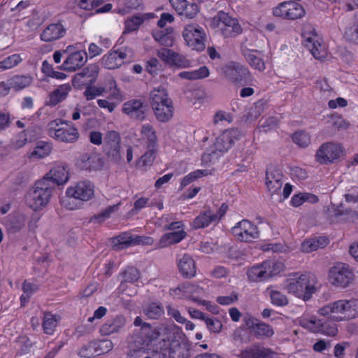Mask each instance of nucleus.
<instances>
[{
	"label": "nucleus",
	"instance_id": "1",
	"mask_svg": "<svg viewBox=\"0 0 358 358\" xmlns=\"http://www.w3.org/2000/svg\"><path fill=\"white\" fill-rule=\"evenodd\" d=\"M315 284V277L310 273H292L286 281L285 288L289 293L308 301L316 291Z\"/></svg>",
	"mask_w": 358,
	"mask_h": 358
},
{
	"label": "nucleus",
	"instance_id": "2",
	"mask_svg": "<svg viewBox=\"0 0 358 358\" xmlns=\"http://www.w3.org/2000/svg\"><path fill=\"white\" fill-rule=\"evenodd\" d=\"M150 103L159 122H168L172 119L174 113L173 103L164 87L154 88L150 92Z\"/></svg>",
	"mask_w": 358,
	"mask_h": 358
},
{
	"label": "nucleus",
	"instance_id": "3",
	"mask_svg": "<svg viewBox=\"0 0 358 358\" xmlns=\"http://www.w3.org/2000/svg\"><path fill=\"white\" fill-rule=\"evenodd\" d=\"M53 188L47 178L38 180L25 196L27 206L34 211L41 210L50 202Z\"/></svg>",
	"mask_w": 358,
	"mask_h": 358
},
{
	"label": "nucleus",
	"instance_id": "4",
	"mask_svg": "<svg viewBox=\"0 0 358 358\" xmlns=\"http://www.w3.org/2000/svg\"><path fill=\"white\" fill-rule=\"evenodd\" d=\"M93 196L94 185L90 181H80L74 187H69V210L80 208Z\"/></svg>",
	"mask_w": 358,
	"mask_h": 358
},
{
	"label": "nucleus",
	"instance_id": "5",
	"mask_svg": "<svg viewBox=\"0 0 358 358\" xmlns=\"http://www.w3.org/2000/svg\"><path fill=\"white\" fill-rule=\"evenodd\" d=\"M355 275L349 265L337 262L329 268V281L336 287L346 288L352 284Z\"/></svg>",
	"mask_w": 358,
	"mask_h": 358
},
{
	"label": "nucleus",
	"instance_id": "6",
	"mask_svg": "<svg viewBox=\"0 0 358 358\" xmlns=\"http://www.w3.org/2000/svg\"><path fill=\"white\" fill-rule=\"evenodd\" d=\"M163 348L169 350V358H189L190 356L188 344L181 336L175 333H169L163 338Z\"/></svg>",
	"mask_w": 358,
	"mask_h": 358
},
{
	"label": "nucleus",
	"instance_id": "7",
	"mask_svg": "<svg viewBox=\"0 0 358 358\" xmlns=\"http://www.w3.org/2000/svg\"><path fill=\"white\" fill-rule=\"evenodd\" d=\"M225 77L231 82L241 85H246L252 81L249 69L236 62H229L223 69Z\"/></svg>",
	"mask_w": 358,
	"mask_h": 358
},
{
	"label": "nucleus",
	"instance_id": "8",
	"mask_svg": "<svg viewBox=\"0 0 358 358\" xmlns=\"http://www.w3.org/2000/svg\"><path fill=\"white\" fill-rule=\"evenodd\" d=\"M149 111V106L144 96L131 99L125 101L122 112L133 120L143 121Z\"/></svg>",
	"mask_w": 358,
	"mask_h": 358
},
{
	"label": "nucleus",
	"instance_id": "9",
	"mask_svg": "<svg viewBox=\"0 0 358 358\" xmlns=\"http://www.w3.org/2000/svg\"><path fill=\"white\" fill-rule=\"evenodd\" d=\"M305 14L303 6L293 1L282 2L273 9V15L283 20H295L303 17Z\"/></svg>",
	"mask_w": 358,
	"mask_h": 358
},
{
	"label": "nucleus",
	"instance_id": "10",
	"mask_svg": "<svg viewBox=\"0 0 358 358\" xmlns=\"http://www.w3.org/2000/svg\"><path fill=\"white\" fill-rule=\"evenodd\" d=\"M231 231L235 238L241 242L250 243L259 237L258 227L246 219L236 223Z\"/></svg>",
	"mask_w": 358,
	"mask_h": 358
},
{
	"label": "nucleus",
	"instance_id": "11",
	"mask_svg": "<svg viewBox=\"0 0 358 358\" xmlns=\"http://www.w3.org/2000/svg\"><path fill=\"white\" fill-rule=\"evenodd\" d=\"M213 20L216 22L217 27L220 29L225 38L235 37L242 32L241 26L237 19L231 17L225 12H219Z\"/></svg>",
	"mask_w": 358,
	"mask_h": 358
},
{
	"label": "nucleus",
	"instance_id": "12",
	"mask_svg": "<svg viewBox=\"0 0 358 358\" xmlns=\"http://www.w3.org/2000/svg\"><path fill=\"white\" fill-rule=\"evenodd\" d=\"M336 322L331 319H303L301 321V325L309 329L313 333H321L327 336H334L338 333Z\"/></svg>",
	"mask_w": 358,
	"mask_h": 358
},
{
	"label": "nucleus",
	"instance_id": "13",
	"mask_svg": "<svg viewBox=\"0 0 358 358\" xmlns=\"http://www.w3.org/2000/svg\"><path fill=\"white\" fill-rule=\"evenodd\" d=\"M99 66L96 64H91L77 73L71 79L72 86L75 89H83L93 85L97 79Z\"/></svg>",
	"mask_w": 358,
	"mask_h": 358
},
{
	"label": "nucleus",
	"instance_id": "14",
	"mask_svg": "<svg viewBox=\"0 0 358 358\" xmlns=\"http://www.w3.org/2000/svg\"><path fill=\"white\" fill-rule=\"evenodd\" d=\"M133 55V51L129 48H122L112 50L104 55L101 59L102 64L108 69H115L122 64L129 62Z\"/></svg>",
	"mask_w": 358,
	"mask_h": 358
},
{
	"label": "nucleus",
	"instance_id": "15",
	"mask_svg": "<svg viewBox=\"0 0 358 358\" xmlns=\"http://www.w3.org/2000/svg\"><path fill=\"white\" fill-rule=\"evenodd\" d=\"M182 36L187 45L194 50H203L205 48V34L201 27L197 24L187 25L182 32Z\"/></svg>",
	"mask_w": 358,
	"mask_h": 358
},
{
	"label": "nucleus",
	"instance_id": "16",
	"mask_svg": "<svg viewBox=\"0 0 358 358\" xmlns=\"http://www.w3.org/2000/svg\"><path fill=\"white\" fill-rule=\"evenodd\" d=\"M347 300H338L329 303L318 310V313L334 322H341L347 320L343 318L346 315Z\"/></svg>",
	"mask_w": 358,
	"mask_h": 358
},
{
	"label": "nucleus",
	"instance_id": "17",
	"mask_svg": "<svg viewBox=\"0 0 358 358\" xmlns=\"http://www.w3.org/2000/svg\"><path fill=\"white\" fill-rule=\"evenodd\" d=\"M244 324L250 334L258 339L270 338L274 334L273 328L269 324L252 316L245 317Z\"/></svg>",
	"mask_w": 358,
	"mask_h": 358
},
{
	"label": "nucleus",
	"instance_id": "18",
	"mask_svg": "<svg viewBox=\"0 0 358 358\" xmlns=\"http://www.w3.org/2000/svg\"><path fill=\"white\" fill-rule=\"evenodd\" d=\"M104 152L108 157L113 162H117L122 157L120 151L121 138L118 132L109 131L105 138Z\"/></svg>",
	"mask_w": 358,
	"mask_h": 358
},
{
	"label": "nucleus",
	"instance_id": "19",
	"mask_svg": "<svg viewBox=\"0 0 358 358\" xmlns=\"http://www.w3.org/2000/svg\"><path fill=\"white\" fill-rule=\"evenodd\" d=\"M302 37L305 47L315 59H322L326 57L327 52L324 47L319 42L318 36L313 29L310 31H303Z\"/></svg>",
	"mask_w": 358,
	"mask_h": 358
},
{
	"label": "nucleus",
	"instance_id": "20",
	"mask_svg": "<svg viewBox=\"0 0 358 358\" xmlns=\"http://www.w3.org/2000/svg\"><path fill=\"white\" fill-rule=\"evenodd\" d=\"M341 153V147L331 142L321 145L315 154V160L322 164L333 162Z\"/></svg>",
	"mask_w": 358,
	"mask_h": 358
},
{
	"label": "nucleus",
	"instance_id": "21",
	"mask_svg": "<svg viewBox=\"0 0 358 358\" xmlns=\"http://www.w3.org/2000/svg\"><path fill=\"white\" fill-rule=\"evenodd\" d=\"M283 173L280 169L270 166L266 169L265 184L271 194L278 193L283 184Z\"/></svg>",
	"mask_w": 358,
	"mask_h": 358
},
{
	"label": "nucleus",
	"instance_id": "22",
	"mask_svg": "<svg viewBox=\"0 0 358 358\" xmlns=\"http://www.w3.org/2000/svg\"><path fill=\"white\" fill-rule=\"evenodd\" d=\"M159 331L148 323H144L139 331L133 336V342L135 344H141L150 347V343L158 338Z\"/></svg>",
	"mask_w": 358,
	"mask_h": 358
},
{
	"label": "nucleus",
	"instance_id": "23",
	"mask_svg": "<svg viewBox=\"0 0 358 358\" xmlns=\"http://www.w3.org/2000/svg\"><path fill=\"white\" fill-rule=\"evenodd\" d=\"M171 6L181 16L186 18H194L199 12V7L196 3L188 0H169Z\"/></svg>",
	"mask_w": 358,
	"mask_h": 358
},
{
	"label": "nucleus",
	"instance_id": "24",
	"mask_svg": "<svg viewBox=\"0 0 358 358\" xmlns=\"http://www.w3.org/2000/svg\"><path fill=\"white\" fill-rule=\"evenodd\" d=\"M157 56L163 62L169 65H174L180 68H186L189 66V62L188 60L170 49H161L157 52Z\"/></svg>",
	"mask_w": 358,
	"mask_h": 358
},
{
	"label": "nucleus",
	"instance_id": "25",
	"mask_svg": "<svg viewBox=\"0 0 358 358\" xmlns=\"http://www.w3.org/2000/svg\"><path fill=\"white\" fill-rule=\"evenodd\" d=\"M48 135L58 141H67V121L62 119H55L48 124Z\"/></svg>",
	"mask_w": 358,
	"mask_h": 358
},
{
	"label": "nucleus",
	"instance_id": "26",
	"mask_svg": "<svg viewBox=\"0 0 358 358\" xmlns=\"http://www.w3.org/2000/svg\"><path fill=\"white\" fill-rule=\"evenodd\" d=\"M177 265L181 275L190 279L196 275V264L190 255L184 254L181 257L177 259Z\"/></svg>",
	"mask_w": 358,
	"mask_h": 358
},
{
	"label": "nucleus",
	"instance_id": "27",
	"mask_svg": "<svg viewBox=\"0 0 358 358\" xmlns=\"http://www.w3.org/2000/svg\"><path fill=\"white\" fill-rule=\"evenodd\" d=\"M126 319L122 315H117L114 318L108 320L100 328L102 335L108 336L114 333H119L125 326Z\"/></svg>",
	"mask_w": 358,
	"mask_h": 358
},
{
	"label": "nucleus",
	"instance_id": "28",
	"mask_svg": "<svg viewBox=\"0 0 358 358\" xmlns=\"http://www.w3.org/2000/svg\"><path fill=\"white\" fill-rule=\"evenodd\" d=\"M242 55L249 65L255 70L263 71L266 69L264 59L260 55V52L257 50L243 48L241 50Z\"/></svg>",
	"mask_w": 358,
	"mask_h": 358
},
{
	"label": "nucleus",
	"instance_id": "29",
	"mask_svg": "<svg viewBox=\"0 0 358 358\" xmlns=\"http://www.w3.org/2000/svg\"><path fill=\"white\" fill-rule=\"evenodd\" d=\"M159 354L152 350L150 347L135 344L134 342L130 344V350L128 353V358H159Z\"/></svg>",
	"mask_w": 358,
	"mask_h": 358
},
{
	"label": "nucleus",
	"instance_id": "30",
	"mask_svg": "<svg viewBox=\"0 0 358 358\" xmlns=\"http://www.w3.org/2000/svg\"><path fill=\"white\" fill-rule=\"evenodd\" d=\"M65 31V28L61 23H52L41 33V39L45 42H52L64 36Z\"/></svg>",
	"mask_w": 358,
	"mask_h": 358
},
{
	"label": "nucleus",
	"instance_id": "31",
	"mask_svg": "<svg viewBox=\"0 0 358 358\" xmlns=\"http://www.w3.org/2000/svg\"><path fill=\"white\" fill-rule=\"evenodd\" d=\"M43 178H47L52 184L54 188L57 185H64L67 181V175L66 169L63 165H57L54 166Z\"/></svg>",
	"mask_w": 358,
	"mask_h": 358
},
{
	"label": "nucleus",
	"instance_id": "32",
	"mask_svg": "<svg viewBox=\"0 0 358 358\" xmlns=\"http://www.w3.org/2000/svg\"><path fill=\"white\" fill-rule=\"evenodd\" d=\"M76 166L81 170L98 169L101 166V159L94 155L83 154L76 160Z\"/></svg>",
	"mask_w": 358,
	"mask_h": 358
},
{
	"label": "nucleus",
	"instance_id": "33",
	"mask_svg": "<svg viewBox=\"0 0 358 358\" xmlns=\"http://www.w3.org/2000/svg\"><path fill=\"white\" fill-rule=\"evenodd\" d=\"M71 46L69 45V72L76 71L82 67L87 59V55L85 51L78 50L70 52Z\"/></svg>",
	"mask_w": 358,
	"mask_h": 358
},
{
	"label": "nucleus",
	"instance_id": "34",
	"mask_svg": "<svg viewBox=\"0 0 358 358\" xmlns=\"http://www.w3.org/2000/svg\"><path fill=\"white\" fill-rule=\"evenodd\" d=\"M187 234L183 229L177 231H173L164 234L157 243L158 248H166L171 245L180 242Z\"/></svg>",
	"mask_w": 358,
	"mask_h": 358
},
{
	"label": "nucleus",
	"instance_id": "35",
	"mask_svg": "<svg viewBox=\"0 0 358 358\" xmlns=\"http://www.w3.org/2000/svg\"><path fill=\"white\" fill-rule=\"evenodd\" d=\"M103 353L98 342L92 341L80 348L77 355L83 358H92Z\"/></svg>",
	"mask_w": 358,
	"mask_h": 358
},
{
	"label": "nucleus",
	"instance_id": "36",
	"mask_svg": "<svg viewBox=\"0 0 358 358\" xmlns=\"http://www.w3.org/2000/svg\"><path fill=\"white\" fill-rule=\"evenodd\" d=\"M234 143L232 131H226L216 138L214 148L216 151L224 152L229 150Z\"/></svg>",
	"mask_w": 358,
	"mask_h": 358
},
{
	"label": "nucleus",
	"instance_id": "37",
	"mask_svg": "<svg viewBox=\"0 0 358 358\" xmlns=\"http://www.w3.org/2000/svg\"><path fill=\"white\" fill-rule=\"evenodd\" d=\"M210 224H215L211 210L202 212L197 215L191 222L190 226L193 229H203L208 227Z\"/></svg>",
	"mask_w": 358,
	"mask_h": 358
},
{
	"label": "nucleus",
	"instance_id": "38",
	"mask_svg": "<svg viewBox=\"0 0 358 358\" xmlns=\"http://www.w3.org/2000/svg\"><path fill=\"white\" fill-rule=\"evenodd\" d=\"M59 320V315L48 312L44 313L42 323L43 332L48 335L53 334Z\"/></svg>",
	"mask_w": 358,
	"mask_h": 358
},
{
	"label": "nucleus",
	"instance_id": "39",
	"mask_svg": "<svg viewBox=\"0 0 358 358\" xmlns=\"http://www.w3.org/2000/svg\"><path fill=\"white\" fill-rule=\"evenodd\" d=\"M173 32L172 28H167L166 30L153 31L152 36L160 45L171 47L174 41Z\"/></svg>",
	"mask_w": 358,
	"mask_h": 358
},
{
	"label": "nucleus",
	"instance_id": "40",
	"mask_svg": "<svg viewBox=\"0 0 358 358\" xmlns=\"http://www.w3.org/2000/svg\"><path fill=\"white\" fill-rule=\"evenodd\" d=\"M141 134L146 140L147 148H157V136L153 127L150 124H145L141 127Z\"/></svg>",
	"mask_w": 358,
	"mask_h": 358
},
{
	"label": "nucleus",
	"instance_id": "41",
	"mask_svg": "<svg viewBox=\"0 0 358 358\" xmlns=\"http://www.w3.org/2000/svg\"><path fill=\"white\" fill-rule=\"evenodd\" d=\"M247 275L248 279L253 282H262L268 279L264 266V262L249 268Z\"/></svg>",
	"mask_w": 358,
	"mask_h": 358
},
{
	"label": "nucleus",
	"instance_id": "42",
	"mask_svg": "<svg viewBox=\"0 0 358 358\" xmlns=\"http://www.w3.org/2000/svg\"><path fill=\"white\" fill-rule=\"evenodd\" d=\"M208 76L209 70L206 66H202L196 70L182 71L178 74L180 78L189 80L203 79Z\"/></svg>",
	"mask_w": 358,
	"mask_h": 358
},
{
	"label": "nucleus",
	"instance_id": "43",
	"mask_svg": "<svg viewBox=\"0 0 358 358\" xmlns=\"http://www.w3.org/2000/svg\"><path fill=\"white\" fill-rule=\"evenodd\" d=\"M66 96L67 85H61L49 95V99L46 101V105L55 106L59 103L64 100Z\"/></svg>",
	"mask_w": 358,
	"mask_h": 358
},
{
	"label": "nucleus",
	"instance_id": "44",
	"mask_svg": "<svg viewBox=\"0 0 358 358\" xmlns=\"http://www.w3.org/2000/svg\"><path fill=\"white\" fill-rule=\"evenodd\" d=\"M134 236L129 232L122 233L113 240L116 250H123L134 245Z\"/></svg>",
	"mask_w": 358,
	"mask_h": 358
},
{
	"label": "nucleus",
	"instance_id": "45",
	"mask_svg": "<svg viewBox=\"0 0 358 358\" xmlns=\"http://www.w3.org/2000/svg\"><path fill=\"white\" fill-rule=\"evenodd\" d=\"M52 150L51 143L45 141L37 142L34 150L30 154V158L42 159L48 156Z\"/></svg>",
	"mask_w": 358,
	"mask_h": 358
},
{
	"label": "nucleus",
	"instance_id": "46",
	"mask_svg": "<svg viewBox=\"0 0 358 358\" xmlns=\"http://www.w3.org/2000/svg\"><path fill=\"white\" fill-rule=\"evenodd\" d=\"M318 200V197L316 195L308 192H303L294 194L291 199L290 203L294 207H299L306 201L315 203Z\"/></svg>",
	"mask_w": 358,
	"mask_h": 358
},
{
	"label": "nucleus",
	"instance_id": "47",
	"mask_svg": "<svg viewBox=\"0 0 358 358\" xmlns=\"http://www.w3.org/2000/svg\"><path fill=\"white\" fill-rule=\"evenodd\" d=\"M31 81V76L16 75L8 79V84L15 90H21L28 87Z\"/></svg>",
	"mask_w": 358,
	"mask_h": 358
},
{
	"label": "nucleus",
	"instance_id": "48",
	"mask_svg": "<svg viewBox=\"0 0 358 358\" xmlns=\"http://www.w3.org/2000/svg\"><path fill=\"white\" fill-rule=\"evenodd\" d=\"M144 312L150 319L157 320L164 315V310L161 303L154 302L150 303Z\"/></svg>",
	"mask_w": 358,
	"mask_h": 358
},
{
	"label": "nucleus",
	"instance_id": "49",
	"mask_svg": "<svg viewBox=\"0 0 358 358\" xmlns=\"http://www.w3.org/2000/svg\"><path fill=\"white\" fill-rule=\"evenodd\" d=\"M267 292L269 294L271 301L274 306H285L288 304L289 301L287 296L280 291L271 289L268 287Z\"/></svg>",
	"mask_w": 358,
	"mask_h": 358
},
{
	"label": "nucleus",
	"instance_id": "50",
	"mask_svg": "<svg viewBox=\"0 0 358 358\" xmlns=\"http://www.w3.org/2000/svg\"><path fill=\"white\" fill-rule=\"evenodd\" d=\"M148 150L141 157L137 162V166L144 167L151 166L156 157L157 148H147Z\"/></svg>",
	"mask_w": 358,
	"mask_h": 358
},
{
	"label": "nucleus",
	"instance_id": "51",
	"mask_svg": "<svg viewBox=\"0 0 358 358\" xmlns=\"http://www.w3.org/2000/svg\"><path fill=\"white\" fill-rule=\"evenodd\" d=\"M144 22V18L140 15H135L128 18L124 22V30L123 34L130 33L138 29Z\"/></svg>",
	"mask_w": 358,
	"mask_h": 358
},
{
	"label": "nucleus",
	"instance_id": "52",
	"mask_svg": "<svg viewBox=\"0 0 358 358\" xmlns=\"http://www.w3.org/2000/svg\"><path fill=\"white\" fill-rule=\"evenodd\" d=\"M123 277V280L121 282L120 286L123 285V282L133 283L137 281L140 278V273L138 269L133 266L127 267L123 272L121 273Z\"/></svg>",
	"mask_w": 358,
	"mask_h": 358
},
{
	"label": "nucleus",
	"instance_id": "53",
	"mask_svg": "<svg viewBox=\"0 0 358 358\" xmlns=\"http://www.w3.org/2000/svg\"><path fill=\"white\" fill-rule=\"evenodd\" d=\"M292 141L301 148H306L310 143V136L305 131H296L292 135Z\"/></svg>",
	"mask_w": 358,
	"mask_h": 358
},
{
	"label": "nucleus",
	"instance_id": "54",
	"mask_svg": "<svg viewBox=\"0 0 358 358\" xmlns=\"http://www.w3.org/2000/svg\"><path fill=\"white\" fill-rule=\"evenodd\" d=\"M22 60L19 54L10 55L0 61V69L4 71L12 69L20 63Z\"/></svg>",
	"mask_w": 358,
	"mask_h": 358
},
{
	"label": "nucleus",
	"instance_id": "55",
	"mask_svg": "<svg viewBox=\"0 0 358 358\" xmlns=\"http://www.w3.org/2000/svg\"><path fill=\"white\" fill-rule=\"evenodd\" d=\"M207 175V170H196L192 171L183 178L180 182V188L182 189L185 187L187 186L191 182H194L195 180Z\"/></svg>",
	"mask_w": 358,
	"mask_h": 358
},
{
	"label": "nucleus",
	"instance_id": "56",
	"mask_svg": "<svg viewBox=\"0 0 358 358\" xmlns=\"http://www.w3.org/2000/svg\"><path fill=\"white\" fill-rule=\"evenodd\" d=\"M268 278H270L280 272L283 265L280 262H276L272 260L264 261Z\"/></svg>",
	"mask_w": 358,
	"mask_h": 358
},
{
	"label": "nucleus",
	"instance_id": "57",
	"mask_svg": "<svg viewBox=\"0 0 358 358\" xmlns=\"http://www.w3.org/2000/svg\"><path fill=\"white\" fill-rule=\"evenodd\" d=\"M106 91L104 87H95L90 85L85 89L83 94L87 101L92 100L96 96H101Z\"/></svg>",
	"mask_w": 358,
	"mask_h": 358
},
{
	"label": "nucleus",
	"instance_id": "58",
	"mask_svg": "<svg viewBox=\"0 0 358 358\" xmlns=\"http://www.w3.org/2000/svg\"><path fill=\"white\" fill-rule=\"evenodd\" d=\"M204 322L208 329L213 333H220L222 328V324L217 318L207 315Z\"/></svg>",
	"mask_w": 358,
	"mask_h": 358
},
{
	"label": "nucleus",
	"instance_id": "59",
	"mask_svg": "<svg viewBox=\"0 0 358 358\" xmlns=\"http://www.w3.org/2000/svg\"><path fill=\"white\" fill-rule=\"evenodd\" d=\"M329 123L338 130L347 129L350 125L348 121L338 114H332L330 116Z\"/></svg>",
	"mask_w": 358,
	"mask_h": 358
},
{
	"label": "nucleus",
	"instance_id": "60",
	"mask_svg": "<svg viewBox=\"0 0 358 358\" xmlns=\"http://www.w3.org/2000/svg\"><path fill=\"white\" fill-rule=\"evenodd\" d=\"M346 306V315L343 318H347V320L355 318L358 316V300L352 299L347 301Z\"/></svg>",
	"mask_w": 358,
	"mask_h": 358
},
{
	"label": "nucleus",
	"instance_id": "61",
	"mask_svg": "<svg viewBox=\"0 0 358 358\" xmlns=\"http://www.w3.org/2000/svg\"><path fill=\"white\" fill-rule=\"evenodd\" d=\"M119 204L113 205L108 206L104 210L101 211V213L94 215L92 220H99V222H102L104 220L110 217L112 213L117 210L118 209Z\"/></svg>",
	"mask_w": 358,
	"mask_h": 358
},
{
	"label": "nucleus",
	"instance_id": "62",
	"mask_svg": "<svg viewBox=\"0 0 358 358\" xmlns=\"http://www.w3.org/2000/svg\"><path fill=\"white\" fill-rule=\"evenodd\" d=\"M259 350V346L253 345L247 347L245 350H241L237 356L239 358H257Z\"/></svg>",
	"mask_w": 358,
	"mask_h": 358
},
{
	"label": "nucleus",
	"instance_id": "63",
	"mask_svg": "<svg viewBox=\"0 0 358 358\" xmlns=\"http://www.w3.org/2000/svg\"><path fill=\"white\" fill-rule=\"evenodd\" d=\"M238 294L233 292L230 296H217L216 301L220 305L227 306L234 303L238 301Z\"/></svg>",
	"mask_w": 358,
	"mask_h": 358
},
{
	"label": "nucleus",
	"instance_id": "64",
	"mask_svg": "<svg viewBox=\"0 0 358 358\" xmlns=\"http://www.w3.org/2000/svg\"><path fill=\"white\" fill-rule=\"evenodd\" d=\"M345 36L349 41L358 44V27L353 24L345 31Z\"/></svg>",
	"mask_w": 358,
	"mask_h": 358
}]
</instances>
